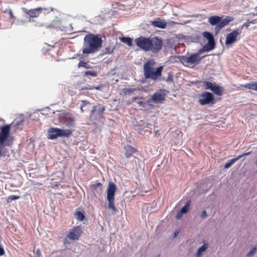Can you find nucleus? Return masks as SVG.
Segmentation results:
<instances>
[{
	"label": "nucleus",
	"instance_id": "17",
	"mask_svg": "<svg viewBox=\"0 0 257 257\" xmlns=\"http://www.w3.org/2000/svg\"><path fill=\"white\" fill-rule=\"evenodd\" d=\"M43 10V9L41 7L30 10H28L25 8H23V12L31 18L38 17Z\"/></svg>",
	"mask_w": 257,
	"mask_h": 257
},
{
	"label": "nucleus",
	"instance_id": "35",
	"mask_svg": "<svg viewBox=\"0 0 257 257\" xmlns=\"http://www.w3.org/2000/svg\"><path fill=\"white\" fill-rule=\"evenodd\" d=\"M137 102L140 106H141L142 107H145L146 106V103H147L146 102L144 101H137Z\"/></svg>",
	"mask_w": 257,
	"mask_h": 257
},
{
	"label": "nucleus",
	"instance_id": "9",
	"mask_svg": "<svg viewBox=\"0 0 257 257\" xmlns=\"http://www.w3.org/2000/svg\"><path fill=\"white\" fill-rule=\"evenodd\" d=\"M163 43L162 40L157 37H150L148 51L153 53H158L162 48Z\"/></svg>",
	"mask_w": 257,
	"mask_h": 257
},
{
	"label": "nucleus",
	"instance_id": "40",
	"mask_svg": "<svg viewBox=\"0 0 257 257\" xmlns=\"http://www.w3.org/2000/svg\"><path fill=\"white\" fill-rule=\"evenodd\" d=\"M166 81L167 82H172V81H173V77H172V75H171L170 74H169V76H168Z\"/></svg>",
	"mask_w": 257,
	"mask_h": 257
},
{
	"label": "nucleus",
	"instance_id": "46",
	"mask_svg": "<svg viewBox=\"0 0 257 257\" xmlns=\"http://www.w3.org/2000/svg\"><path fill=\"white\" fill-rule=\"evenodd\" d=\"M255 164L257 166V158H256V160L255 161Z\"/></svg>",
	"mask_w": 257,
	"mask_h": 257
},
{
	"label": "nucleus",
	"instance_id": "25",
	"mask_svg": "<svg viewBox=\"0 0 257 257\" xmlns=\"http://www.w3.org/2000/svg\"><path fill=\"white\" fill-rule=\"evenodd\" d=\"M191 203V200H188L186 202L185 205L181 208V209L180 210V211L183 214L187 213L188 212Z\"/></svg>",
	"mask_w": 257,
	"mask_h": 257
},
{
	"label": "nucleus",
	"instance_id": "28",
	"mask_svg": "<svg viewBox=\"0 0 257 257\" xmlns=\"http://www.w3.org/2000/svg\"><path fill=\"white\" fill-rule=\"evenodd\" d=\"M121 41L123 43L126 44L129 46H132L133 45L132 39L130 37H123L121 38Z\"/></svg>",
	"mask_w": 257,
	"mask_h": 257
},
{
	"label": "nucleus",
	"instance_id": "21",
	"mask_svg": "<svg viewBox=\"0 0 257 257\" xmlns=\"http://www.w3.org/2000/svg\"><path fill=\"white\" fill-rule=\"evenodd\" d=\"M153 26L159 28L164 29L166 28L167 23L165 20L158 19V20L153 21L152 22Z\"/></svg>",
	"mask_w": 257,
	"mask_h": 257
},
{
	"label": "nucleus",
	"instance_id": "4",
	"mask_svg": "<svg viewBox=\"0 0 257 257\" xmlns=\"http://www.w3.org/2000/svg\"><path fill=\"white\" fill-rule=\"evenodd\" d=\"M116 191V185L110 182L107 189V200L108 201V208L114 212L117 211V208L114 205V195Z\"/></svg>",
	"mask_w": 257,
	"mask_h": 257
},
{
	"label": "nucleus",
	"instance_id": "30",
	"mask_svg": "<svg viewBox=\"0 0 257 257\" xmlns=\"http://www.w3.org/2000/svg\"><path fill=\"white\" fill-rule=\"evenodd\" d=\"M102 184L101 183H96L91 185V188L93 190H96L98 189L100 192L102 191Z\"/></svg>",
	"mask_w": 257,
	"mask_h": 257
},
{
	"label": "nucleus",
	"instance_id": "26",
	"mask_svg": "<svg viewBox=\"0 0 257 257\" xmlns=\"http://www.w3.org/2000/svg\"><path fill=\"white\" fill-rule=\"evenodd\" d=\"M114 47L112 45H108L104 50V54H108L113 53Z\"/></svg>",
	"mask_w": 257,
	"mask_h": 257
},
{
	"label": "nucleus",
	"instance_id": "39",
	"mask_svg": "<svg viewBox=\"0 0 257 257\" xmlns=\"http://www.w3.org/2000/svg\"><path fill=\"white\" fill-rule=\"evenodd\" d=\"M5 253V252L4 249L1 245H0V256H2V255H4Z\"/></svg>",
	"mask_w": 257,
	"mask_h": 257
},
{
	"label": "nucleus",
	"instance_id": "1",
	"mask_svg": "<svg viewBox=\"0 0 257 257\" xmlns=\"http://www.w3.org/2000/svg\"><path fill=\"white\" fill-rule=\"evenodd\" d=\"M102 40L98 35L89 34L84 38L82 53L90 54L96 52L101 47Z\"/></svg>",
	"mask_w": 257,
	"mask_h": 257
},
{
	"label": "nucleus",
	"instance_id": "20",
	"mask_svg": "<svg viewBox=\"0 0 257 257\" xmlns=\"http://www.w3.org/2000/svg\"><path fill=\"white\" fill-rule=\"evenodd\" d=\"M125 150L124 155L126 158H130L132 155L135 153L137 150L130 145H126L124 147Z\"/></svg>",
	"mask_w": 257,
	"mask_h": 257
},
{
	"label": "nucleus",
	"instance_id": "19",
	"mask_svg": "<svg viewBox=\"0 0 257 257\" xmlns=\"http://www.w3.org/2000/svg\"><path fill=\"white\" fill-rule=\"evenodd\" d=\"M251 154V152H249L247 153H244L238 156L236 158L230 160L227 163H226L224 168L225 169H227L229 168L235 162L238 160L239 159L242 158L244 156H248Z\"/></svg>",
	"mask_w": 257,
	"mask_h": 257
},
{
	"label": "nucleus",
	"instance_id": "41",
	"mask_svg": "<svg viewBox=\"0 0 257 257\" xmlns=\"http://www.w3.org/2000/svg\"><path fill=\"white\" fill-rule=\"evenodd\" d=\"M36 253L38 254V255H40V253H41V251L39 249H38L37 251H36Z\"/></svg>",
	"mask_w": 257,
	"mask_h": 257
},
{
	"label": "nucleus",
	"instance_id": "38",
	"mask_svg": "<svg viewBox=\"0 0 257 257\" xmlns=\"http://www.w3.org/2000/svg\"><path fill=\"white\" fill-rule=\"evenodd\" d=\"M207 216V213H206V212L205 210H203L202 213H201V217L202 218H204L205 217H206Z\"/></svg>",
	"mask_w": 257,
	"mask_h": 257
},
{
	"label": "nucleus",
	"instance_id": "7",
	"mask_svg": "<svg viewBox=\"0 0 257 257\" xmlns=\"http://www.w3.org/2000/svg\"><path fill=\"white\" fill-rule=\"evenodd\" d=\"M198 102L201 105L212 106L216 102L214 95L208 91H203L198 95Z\"/></svg>",
	"mask_w": 257,
	"mask_h": 257
},
{
	"label": "nucleus",
	"instance_id": "22",
	"mask_svg": "<svg viewBox=\"0 0 257 257\" xmlns=\"http://www.w3.org/2000/svg\"><path fill=\"white\" fill-rule=\"evenodd\" d=\"M240 87L257 91V81L240 85Z\"/></svg>",
	"mask_w": 257,
	"mask_h": 257
},
{
	"label": "nucleus",
	"instance_id": "12",
	"mask_svg": "<svg viewBox=\"0 0 257 257\" xmlns=\"http://www.w3.org/2000/svg\"><path fill=\"white\" fill-rule=\"evenodd\" d=\"M203 36L208 42L207 44L203 46L202 51L208 52L213 50L215 45V40L213 35L209 32H204L203 33Z\"/></svg>",
	"mask_w": 257,
	"mask_h": 257
},
{
	"label": "nucleus",
	"instance_id": "5",
	"mask_svg": "<svg viewBox=\"0 0 257 257\" xmlns=\"http://www.w3.org/2000/svg\"><path fill=\"white\" fill-rule=\"evenodd\" d=\"M105 110V107L100 103L94 105L89 115L91 120L96 123L97 121H99L100 119L103 118V114Z\"/></svg>",
	"mask_w": 257,
	"mask_h": 257
},
{
	"label": "nucleus",
	"instance_id": "29",
	"mask_svg": "<svg viewBox=\"0 0 257 257\" xmlns=\"http://www.w3.org/2000/svg\"><path fill=\"white\" fill-rule=\"evenodd\" d=\"M138 89L132 88H125L123 89L122 92L125 95L130 94L135 91H137Z\"/></svg>",
	"mask_w": 257,
	"mask_h": 257
},
{
	"label": "nucleus",
	"instance_id": "32",
	"mask_svg": "<svg viewBox=\"0 0 257 257\" xmlns=\"http://www.w3.org/2000/svg\"><path fill=\"white\" fill-rule=\"evenodd\" d=\"M20 198V196L11 195L9 196L7 199V202H10L14 200L19 199Z\"/></svg>",
	"mask_w": 257,
	"mask_h": 257
},
{
	"label": "nucleus",
	"instance_id": "27",
	"mask_svg": "<svg viewBox=\"0 0 257 257\" xmlns=\"http://www.w3.org/2000/svg\"><path fill=\"white\" fill-rule=\"evenodd\" d=\"M74 215L76 218L80 221H82L85 218L84 214L80 211H76Z\"/></svg>",
	"mask_w": 257,
	"mask_h": 257
},
{
	"label": "nucleus",
	"instance_id": "16",
	"mask_svg": "<svg viewBox=\"0 0 257 257\" xmlns=\"http://www.w3.org/2000/svg\"><path fill=\"white\" fill-rule=\"evenodd\" d=\"M240 33L241 32L238 29H236L227 34L226 36V45L228 46L231 45L233 43L235 42Z\"/></svg>",
	"mask_w": 257,
	"mask_h": 257
},
{
	"label": "nucleus",
	"instance_id": "36",
	"mask_svg": "<svg viewBox=\"0 0 257 257\" xmlns=\"http://www.w3.org/2000/svg\"><path fill=\"white\" fill-rule=\"evenodd\" d=\"M7 11L10 15V18L11 19H13L14 18V16L13 15L12 11L11 9H9L7 10Z\"/></svg>",
	"mask_w": 257,
	"mask_h": 257
},
{
	"label": "nucleus",
	"instance_id": "45",
	"mask_svg": "<svg viewBox=\"0 0 257 257\" xmlns=\"http://www.w3.org/2000/svg\"><path fill=\"white\" fill-rule=\"evenodd\" d=\"M95 89H99V87L98 86H97V87H95Z\"/></svg>",
	"mask_w": 257,
	"mask_h": 257
},
{
	"label": "nucleus",
	"instance_id": "31",
	"mask_svg": "<svg viewBox=\"0 0 257 257\" xmlns=\"http://www.w3.org/2000/svg\"><path fill=\"white\" fill-rule=\"evenodd\" d=\"M78 67L79 68L82 67L86 69L91 68V66L87 62H83L82 61H80L79 62V63L78 64Z\"/></svg>",
	"mask_w": 257,
	"mask_h": 257
},
{
	"label": "nucleus",
	"instance_id": "3",
	"mask_svg": "<svg viewBox=\"0 0 257 257\" xmlns=\"http://www.w3.org/2000/svg\"><path fill=\"white\" fill-rule=\"evenodd\" d=\"M222 18L218 16H213L208 18L209 23L212 26H215L214 30L216 34L234 19L233 17L229 16H226L223 19Z\"/></svg>",
	"mask_w": 257,
	"mask_h": 257
},
{
	"label": "nucleus",
	"instance_id": "14",
	"mask_svg": "<svg viewBox=\"0 0 257 257\" xmlns=\"http://www.w3.org/2000/svg\"><path fill=\"white\" fill-rule=\"evenodd\" d=\"M150 37H140L135 40V43L137 46L142 50L148 52Z\"/></svg>",
	"mask_w": 257,
	"mask_h": 257
},
{
	"label": "nucleus",
	"instance_id": "10",
	"mask_svg": "<svg viewBox=\"0 0 257 257\" xmlns=\"http://www.w3.org/2000/svg\"><path fill=\"white\" fill-rule=\"evenodd\" d=\"M202 86L205 89H209L212 91L214 94L218 96L222 95L223 89L222 87L218 85L216 83L209 81H203Z\"/></svg>",
	"mask_w": 257,
	"mask_h": 257
},
{
	"label": "nucleus",
	"instance_id": "33",
	"mask_svg": "<svg viewBox=\"0 0 257 257\" xmlns=\"http://www.w3.org/2000/svg\"><path fill=\"white\" fill-rule=\"evenodd\" d=\"M256 250V247H254L249 252L247 253L246 255V257H249L250 256H252L254 254Z\"/></svg>",
	"mask_w": 257,
	"mask_h": 257
},
{
	"label": "nucleus",
	"instance_id": "8",
	"mask_svg": "<svg viewBox=\"0 0 257 257\" xmlns=\"http://www.w3.org/2000/svg\"><path fill=\"white\" fill-rule=\"evenodd\" d=\"M203 51L202 49H200L198 53L192 54L188 57L182 56L181 60L183 64L186 65L199 64L202 59V58L200 57V54Z\"/></svg>",
	"mask_w": 257,
	"mask_h": 257
},
{
	"label": "nucleus",
	"instance_id": "11",
	"mask_svg": "<svg viewBox=\"0 0 257 257\" xmlns=\"http://www.w3.org/2000/svg\"><path fill=\"white\" fill-rule=\"evenodd\" d=\"M168 91L165 89H159L156 91L152 96L151 98L149 99L148 102L152 101L155 103H161L165 99Z\"/></svg>",
	"mask_w": 257,
	"mask_h": 257
},
{
	"label": "nucleus",
	"instance_id": "42",
	"mask_svg": "<svg viewBox=\"0 0 257 257\" xmlns=\"http://www.w3.org/2000/svg\"><path fill=\"white\" fill-rule=\"evenodd\" d=\"M138 97H134L133 98H132V102H134V101H135V100H136L137 99H138Z\"/></svg>",
	"mask_w": 257,
	"mask_h": 257
},
{
	"label": "nucleus",
	"instance_id": "13",
	"mask_svg": "<svg viewBox=\"0 0 257 257\" xmlns=\"http://www.w3.org/2000/svg\"><path fill=\"white\" fill-rule=\"evenodd\" d=\"M11 125L9 124L2 126L0 131V148L4 146L5 141L9 137Z\"/></svg>",
	"mask_w": 257,
	"mask_h": 257
},
{
	"label": "nucleus",
	"instance_id": "24",
	"mask_svg": "<svg viewBox=\"0 0 257 257\" xmlns=\"http://www.w3.org/2000/svg\"><path fill=\"white\" fill-rule=\"evenodd\" d=\"M208 248V244L207 243H204L203 245H202L201 247H200L197 252L196 253V256L199 257L201 255L202 252L205 251L206 249Z\"/></svg>",
	"mask_w": 257,
	"mask_h": 257
},
{
	"label": "nucleus",
	"instance_id": "34",
	"mask_svg": "<svg viewBox=\"0 0 257 257\" xmlns=\"http://www.w3.org/2000/svg\"><path fill=\"white\" fill-rule=\"evenodd\" d=\"M86 75H90L95 77L97 76V73L95 71H87L85 72Z\"/></svg>",
	"mask_w": 257,
	"mask_h": 257
},
{
	"label": "nucleus",
	"instance_id": "43",
	"mask_svg": "<svg viewBox=\"0 0 257 257\" xmlns=\"http://www.w3.org/2000/svg\"><path fill=\"white\" fill-rule=\"evenodd\" d=\"M178 234V232L176 231L175 233H174V237H175L177 236V235Z\"/></svg>",
	"mask_w": 257,
	"mask_h": 257
},
{
	"label": "nucleus",
	"instance_id": "2",
	"mask_svg": "<svg viewBox=\"0 0 257 257\" xmlns=\"http://www.w3.org/2000/svg\"><path fill=\"white\" fill-rule=\"evenodd\" d=\"M155 62L153 60L148 61L143 67L144 76L147 79L156 81L162 75L163 67L161 66L155 68Z\"/></svg>",
	"mask_w": 257,
	"mask_h": 257
},
{
	"label": "nucleus",
	"instance_id": "15",
	"mask_svg": "<svg viewBox=\"0 0 257 257\" xmlns=\"http://www.w3.org/2000/svg\"><path fill=\"white\" fill-rule=\"evenodd\" d=\"M81 233V227L79 226H75L69 230L67 237L71 240H78Z\"/></svg>",
	"mask_w": 257,
	"mask_h": 257
},
{
	"label": "nucleus",
	"instance_id": "37",
	"mask_svg": "<svg viewBox=\"0 0 257 257\" xmlns=\"http://www.w3.org/2000/svg\"><path fill=\"white\" fill-rule=\"evenodd\" d=\"M182 215L183 213L180 211H179L176 215V218L178 219H181L182 217Z\"/></svg>",
	"mask_w": 257,
	"mask_h": 257
},
{
	"label": "nucleus",
	"instance_id": "6",
	"mask_svg": "<svg viewBox=\"0 0 257 257\" xmlns=\"http://www.w3.org/2000/svg\"><path fill=\"white\" fill-rule=\"evenodd\" d=\"M48 139H55L59 137H69L72 135V131L69 130H62L58 128L51 127L48 131Z\"/></svg>",
	"mask_w": 257,
	"mask_h": 257
},
{
	"label": "nucleus",
	"instance_id": "44",
	"mask_svg": "<svg viewBox=\"0 0 257 257\" xmlns=\"http://www.w3.org/2000/svg\"><path fill=\"white\" fill-rule=\"evenodd\" d=\"M83 90H86V89H92V88H87V87H85V88H82Z\"/></svg>",
	"mask_w": 257,
	"mask_h": 257
},
{
	"label": "nucleus",
	"instance_id": "23",
	"mask_svg": "<svg viewBox=\"0 0 257 257\" xmlns=\"http://www.w3.org/2000/svg\"><path fill=\"white\" fill-rule=\"evenodd\" d=\"M82 104L80 107V110L82 112L88 111L89 109V105L90 104V102L87 100H82Z\"/></svg>",
	"mask_w": 257,
	"mask_h": 257
},
{
	"label": "nucleus",
	"instance_id": "18",
	"mask_svg": "<svg viewBox=\"0 0 257 257\" xmlns=\"http://www.w3.org/2000/svg\"><path fill=\"white\" fill-rule=\"evenodd\" d=\"M75 119L73 116L71 114L66 115L64 119L63 123L68 127H71L74 125Z\"/></svg>",
	"mask_w": 257,
	"mask_h": 257
}]
</instances>
